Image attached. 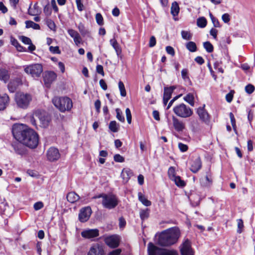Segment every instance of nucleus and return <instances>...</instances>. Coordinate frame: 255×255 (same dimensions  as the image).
<instances>
[{"mask_svg": "<svg viewBox=\"0 0 255 255\" xmlns=\"http://www.w3.org/2000/svg\"><path fill=\"white\" fill-rule=\"evenodd\" d=\"M12 132L15 139L25 146L31 148L37 147L38 144V135L27 126L15 124L12 127Z\"/></svg>", "mask_w": 255, "mask_h": 255, "instance_id": "nucleus-1", "label": "nucleus"}, {"mask_svg": "<svg viewBox=\"0 0 255 255\" xmlns=\"http://www.w3.org/2000/svg\"><path fill=\"white\" fill-rule=\"evenodd\" d=\"M180 236L177 228H171L162 232L158 237L157 244L163 247H167L175 244Z\"/></svg>", "mask_w": 255, "mask_h": 255, "instance_id": "nucleus-2", "label": "nucleus"}, {"mask_svg": "<svg viewBox=\"0 0 255 255\" xmlns=\"http://www.w3.org/2000/svg\"><path fill=\"white\" fill-rule=\"evenodd\" d=\"M102 198L103 206L108 209H114L119 204V200L118 197L112 194H102L93 197V199Z\"/></svg>", "mask_w": 255, "mask_h": 255, "instance_id": "nucleus-3", "label": "nucleus"}, {"mask_svg": "<svg viewBox=\"0 0 255 255\" xmlns=\"http://www.w3.org/2000/svg\"><path fill=\"white\" fill-rule=\"evenodd\" d=\"M52 103L60 112L69 111L73 107L72 100L67 97H55Z\"/></svg>", "mask_w": 255, "mask_h": 255, "instance_id": "nucleus-4", "label": "nucleus"}, {"mask_svg": "<svg viewBox=\"0 0 255 255\" xmlns=\"http://www.w3.org/2000/svg\"><path fill=\"white\" fill-rule=\"evenodd\" d=\"M173 111L177 116L183 118L190 117L193 114L192 110L183 103L174 107Z\"/></svg>", "mask_w": 255, "mask_h": 255, "instance_id": "nucleus-5", "label": "nucleus"}, {"mask_svg": "<svg viewBox=\"0 0 255 255\" xmlns=\"http://www.w3.org/2000/svg\"><path fill=\"white\" fill-rule=\"evenodd\" d=\"M32 98L30 95L18 93L15 95V100L18 107L25 109L29 104Z\"/></svg>", "mask_w": 255, "mask_h": 255, "instance_id": "nucleus-6", "label": "nucleus"}, {"mask_svg": "<svg viewBox=\"0 0 255 255\" xmlns=\"http://www.w3.org/2000/svg\"><path fill=\"white\" fill-rule=\"evenodd\" d=\"M42 71V66L40 64L30 65L24 68L25 72L31 75L33 77H39Z\"/></svg>", "mask_w": 255, "mask_h": 255, "instance_id": "nucleus-7", "label": "nucleus"}, {"mask_svg": "<svg viewBox=\"0 0 255 255\" xmlns=\"http://www.w3.org/2000/svg\"><path fill=\"white\" fill-rule=\"evenodd\" d=\"M121 238L117 235H113L106 237L104 239L105 244L111 248H116L119 245Z\"/></svg>", "mask_w": 255, "mask_h": 255, "instance_id": "nucleus-8", "label": "nucleus"}, {"mask_svg": "<svg viewBox=\"0 0 255 255\" xmlns=\"http://www.w3.org/2000/svg\"><path fill=\"white\" fill-rule=\"evenodd\" d=\"M181 255H194V252L191 247V242L188 240H185L180 247Z\"/></svg>", "mask_w": 255, "mask_h": 255, "instance_id": "nucleus-9", "label": "nucleus"}, {"mask_svg": "<svg viewBox=\"0 0 255 255\" xmlns=\"http://www.w3.org/2000/svg\"><path fill=\"white\" fill-rule=\"evenodd\" d=\"M34 116L37 117L39 121V126L43 128H47L50 123V118L45 113H42L40 111H36Z\"/></svg>", "mask_w": 255, "mask_h": 255, "instance_id": "nucleus-10", "label": "nucleus"}, {"mask_svg": "<svg viewBox=\"0 0 255 255\" xmlns=\"http://www.w3.org/2000/svg\"><path fill=\"white\" fill-rule=\"evenodd\" d=\"M92 209L90 207L87 206L82 208L79 212V219L81 222L87 221L92 214Z\"/></svg>", "mask_w": 255, "mask_h": 255, "instance_id": "nucleus-11", "label": "nucleus"}, {"mask_svg": "<svg viewBox=\"0 0 255 255\" xmlns=\"http://www.w3.org/2000/svg\"><path fill=\"white\" fill-rule=\"evenodd\" d=\"M190 170L193 173L197 172L202 167L201 158L198 156H193L190 163Z\"/></svg>", "mask_w": 255, "mask_h": 255, "instance_id": "nucleus-12", "label": "nucleus"}, {"mask_svg": "<svg viewBox=\"0 0 255 255\" xmlns=\"http://www.w3.org/2000/svg\"><path fill=\"white\" fill-rule=\"evenodd\" d=\"M47 158L50 161L57 160L60 157V154L57 148L51 147L47 151Z\"/></svg>", "mask_w": 255, "mask_h": 255, "instance_id": "nucleus-13", "label": "nucleus"}, {"mask_svg": "<svg viewBox=\"0 0 255 255\" xmlns=\"http://www.w3.org/2000/svg\"><path fill=\"white\" fill-rule=\"evenodd\" d=\"M104 254L103 246L99 244H95L90 248L87 255H104Z\"/></svg>", "mask_w": 255, "mask_h": 255, "instance_id": "nucleus-14", "label": "nucleus"}, {"mask_svg": "<svg viewBox=\"0 0 255 255\" xmlns=\"http://www.w3.org/2000/svg\"><path fill=\"white\" fill-rule=\"evenodd\" d=\"M164 249H161L150 242L147 245V253L148 255H162Z\"/></svg>", "mask_w": 255, "mask_h": 255, "instance_id": "nucleus-15", "label": "nucleus"}, {"mask_svg": "<svg viewBox=\"0 0 255 255\" xmlns=\"http://www.w3.org/2000/svg\"><path fill=\"white\" fill-rule=\"evenodd\" d=\"M57 75L55 73L52 71H48L44 74L43 79L45 85L47 87H49L51 84L55 80Z\"/></svg>", "mask_w": 255, "mask_h": 255, "instance_id": "nucleus-16", "label": "nucleus"}, {"mask_svg": "<svg viewBox=\"0 0 255 255\" xmlns=\"http://www.w3.org/2000/svg\"><path fill=\"white\" fill-rule=\"evenodd\" d=\"M99 235V230L98 229L87 230L81 233V236L82 237L87 239H91L97 237Z\"/></svg>", "mask_w": 255, "mask_h": 255, "instance_id": "nucleus-17", "label": "nucleus"}, {"mask_svg": "<svg viewBox=\"0 0 255 255\" xmlns=\"http://www.w3.org/2000/svg\"><path fill=\"white\" fill-rule=\"evenodd\" d=\"M172 122L173 127L176 131H182L185 129V124L174 116L172 117Z\"/></svg>", "mask_w": 255, "mask_h": 255, "instance_id": "nucleus-18", "label": "nucleus"}, {"mask_svg": "<svg viewBox=\"0 0 255 255\" xmlns=\"http://www.w3.org/2000/svg\"><path fill=\"white\" fill-rule=\"evenodd\" d=\"M197 114L200 119L205 123L209 122V116L208 113L205 111L204 107H200L197 109Z\"/></svg>", "mask_w": 255, "mask_h": 255, "instance_id": "nucleus-19", "label": "nucleus"}, {"mask_svg": "<svg viewBox=\"0 0 255 255\" xmlns=\"http://www.w3.org/2000/svg\"><path fill=\"white\" fill-rule=\"evenodd\" d=\"M9 98L6 94H0V111L4 110L8 105Z\"/></svg>", "mask_w": 255, "mask_h": 255, "instance_id": "nucleus-20", "label": "nucleus"}, {"mask_svg": "<svg viewBox=\"0 0 255 255\" xmlns=\"http://www.w3.org/2000/svg\"><path fill=\"white\" fill-rule=\"evenodd\" d=\"M22 143H14L12 144V146L15 151L18 154L23 155L25 153V149Z\"/></svg>", "mask_w": 255, "mask_h": 255, "instance_id": "nucleus-21", "label": "nucleus"}, {"mask_svg": "<svg viewBox=\"0 0 255 255\" xmlns=\"http://www.w3.org/2000/svg\"><path fill=\"white\" fill-rule=\"evenodd\" d=\"M212 178L210 175H207L200 179V183L202 186L209 187L212 184Z\"/></svg>", "mask_w": 255, "mask_h": 255, "instance_id": "nucleus-22", "label": "nucleus"}, {"mask_svg": "<svg viewBox=\"0 0 255 255\" xmlns=\"http://www.w3.org/2000/svg\"><path fill=\"white\" fill-rule=\"evenodd\" d=\"M111 45L113 46L118 56H119L122 53V49L117 41L115 39H112L110 41Z\"/></svg>", "mask_w": 255, "mask_h": 255, "instance_id": "nucleus-23", "label": "nucleus"}, {"mask_svg": "<svg viewBox=\"0 0 255 255\" xmlns=\"http://www.w3.org/2000/svg\"><path fill=\"white\" fill-rule=\"evenodd\" d=\"M176 89V87L172 86L169 87H165L163 94V98L166 100H169L171 97L172 93Z\"/></svg>", "mask_w": 255, "mask_h": 255, "instance_id": "nucleus-24", "label": "nucleus"}, {"mask_svg": "<svg viewBox=\"0 0 255 255\" xmlns=\"http://www.w3.org/2000/svg\"><path fill=\"white\" fill-rule=\"evenodd\" d=\"M80 199L79 196L74 192H71L67 195V199L70 203H74Z\"/></svg>", "mask_w": 255, "mask_h": 255, "instance_id": "nucleus-25", "label": "nucleus"}, {"mask_svg": "<svg viewBox=\"0 0 255 255\" xmlns=\"http://www.w3.org/2000/svg\"><path fill=\"white\" fill-rule=\"evenodd\" d=\"M32 3L30 4L29 9H28V14L31 15H37L39 14L40 12V8L38 6L37 3L34 4L33 8H31V5Z\"/></svg>", "mask_w": 255, "mask_h": 255, "instance_id": "nucleus-26", "label": "nucleus"}, {"mask_svg": "<svg viewBox=\"0 0 255 255\" xmlns=\"http://www.w3.org/2000/svg\"><path fill=\"white\" fill-rule=\"evenodd\" d=\"M138 198L139 201L145 206L148 207L151 205V202L149 201L141 192H139L138 193Z\"/></svg>", "mask_w": 255, "mask_h": 255, "instance_id": "nucleus-27", "label": "nucleus"}, {"mask_svg": "<svg viewBox=\"0 0 255 255\" xmlns=\"http://www.w3.org/2000/svg\"><path fill=\"white\" fill-rule=\"evenodd\" d=\"M179 6L178 3L176 1L172 2L171 7V13L173 16H175L178 15L179 12Z\"/></svg>", "mask_w": 255, "mask_h": 255, "instance_id": "nucleus-28", "label": "nucleus"}, {"mask_svg": "<svg viewBox=\"0 0 255 255\" xmlns=\"http://www.w3.org/2000/svg\"><path fill=\"white\" fill-rule=\"evenodd\" d=\"M19 83V80L11 81L7 85L8 90L11 93H13L16 89V88Z\"/></svg>", "mask_w": 255, "mask_h": 255, "instance_id": "nucleus-29", "label": "nucleus"}, {"mask_svg": "<svg viewBox=\"0 0 255 255\" xmlns=\"http://www.w3.org/2000/svg\"><path fill=\"white\" fill-rule=\"evenodd\" d=\"M9 78L8 71L5 69H0V79L6 83Z\"/></svg>", "mask_w": 255, "mask_h": 255, "instance_id": "nucleus-30", "label": "nucleus"}, {"mask_svg": "<svg viewBox=\"0 0 255 255\" xmlns=\"http://www.w3.org/2000/svg\"><path fill=\"white\" fill-rule=\"evenodd\" d=\"M109 129L114 132L118 131L120 125L115 121H111L109 126Z\"/></svg>", "mask_w": 255, "mask_h": 255, "instance_id": "nucleus-31", "label": "nucleus"}, {"mask_svg": "<svg viewBox=\"0 0 255 255\" xmlns=\"http://www.w3.org/2000/svg\"><path fill=\"white\" fill-rule=\"evenodd\" d=\"M11 42L12 45L14 46L18 51L22 52L26 51V48L23 47L21 45H20L17 40L15 39H11Z\"/></svg>", "mask_w": 255, "mask_h": 255, "instance_id": "nucleus-32", "label": "nucleus"}, {"mask_svg": "<svg viewBox=\"0 0 255 255\" xmlns=\"http://www.w3.org/2000/svg\"><path fill=\"white\" fill-rule=\"evenodd\" d=\"M78 28L83 36L88 35L89 34V30L85 28L82 23H80L78 26Z\"/></svg>", "mask_w": 255, "mask_h": 255, "instance_id": "nucleus-33", "label": "nucleus"}, {"mask_svg": "<svg viewBox=\"0 0 255 255\" xmlns=\"http://www.w3.org/2000/svg\"><path fill=\"white\" fill-rule=\"evenodd\" d=\"M26 27L27 28H32L34 29H39L40 26L39 24L34 23L31 20H27L25 21Z\"/></svg>", "mask_w": 255, "mask_h": 255, "instance_id": "nucleus-34", "label": "nucleus"}, {"mask_svg": "<svg viewBox=\"0 0 255 255\" xmlns=\"http://www.w3.org/2000/svg\"><path fill=\"white\" fill-rule=\"evenodd\" d=\"M207 20L204 17H200L197 20V25L200 28H204L207 25Z\"/></svg>", "mask_w": 255, "mask_h": 255, "instance_id": "nucleus-35", "label": "nucleus"}, {"mask_svg": "<svg viewBox=\"0 0 255 255\" xmlns=\"http://www.w3.org/2000/svg\"><path fill=\"white\" fill-rule=\"evenodd\" d=\"M172 180L174 181L175 184L178 187H184L185 186V182L179 176H176Z\"/></svg>", "mask_w": 255, "mask_h": 255, "instance_id": "nucleus-36", "label": "nucleus"}, {"mask_svg": "<svg viewBox=\"0 0 255 255\" xmlns=\"http://www.w3.org/2000/svg\"><path fill=\"white\" fill-rule=\"evenodd\" d=\"M187 49L190 52H194L197 50L196 43L192 41L188 42L186 44Z\"/></svg>", "mask_w": 255, "mask_h": 255, "instance_id": "nucleus-37", "label": "nucleus"}, {"mask_svg": "<svg viewBox=\"0 0 255 255\" xmlns=\"http://www.w3.org/2000/svg\"><path fill=\"white\" fill-rule=\"evenodd\" d=\"M184 100L188 103L191 106L194 105V98L192 94L189 93L184 97Z\"/></svg>", "mask_w": 255, "mask_h": 255, "instance_id": "nucleus-38", "label": "nucleus"}, {"mask_svg": "<svg viewBox=\"0 0 255 255\" xmlns=\"http://www.w3.org/2000/svg\"><path fill=\"white\" fill-rule=\"evenodd\" d=\"M139 215L142 220L147 219L149 217V210L146 209L145 210H141L139 212Z\"/></svg>", "mask_w": 255, "mask_h": 255, "instance_id": "nucleus-39", "label": "nucleus"}, {"mask_svg": "<svg viewBox=\"0 0 255 255\" xmlns=\"http://www.w3.org/2000/svg\"><path fill=\"white\" fill-rule=\"evenodd\" d=\"M116 112L117 114V119L120 122L124 123L125 120L124 116L123 115V113L122 111L120 109L117 108L116 109Z\"/></svg>", "mask_w": 255, "mask_h": 255, "instance_id": "nucleus-40", "label": "nucleus"}, {"mask_svg": "<svg viewBox=\"0 0 255 255\" xmlns=\"http://www.w3.org/2000/svg\"><path fill=\"white\" fill-rule=\"evenodd\" d=\"M162 255H179V254L176 250L164 249Z\"/></svg>", "mask_w": 255, "mask_h": 255, "instance_id": "nucleus-41", "label": "nucleus"}, {"mask_svg": "<svg viewBox=\"0 0 255 255\" xmlns=\"http://www.w3.org/2000/svg\"><path fill=\"white\" fill-rule=\"evenodd\" d=\"M119 88L120 91L121 95L122 97H126L127 95L126 91L125 89V85L123 82L120 81L119 82Z\"/></svg>", "mask_w": 255, "mask_h": 255, "instance_id": "nucleus-42", "label": "nucleus"}, {"mask_svg": "<svg viewBox=\"0 0 255 255\" xmlns=\"http://www.w3.org/2000/svg\"><path fill=\"white\" fill-rule=\"evenodd\" d=\"M181 36L183 39L189 40L192 38V34L187 31L182 30L181 31Z\"/></svg>", "mask_w": 255, "mask_h": 255, "instance_id": "nucleus-43", "label": "nucleus"}, {"mask_svg": "<svg viewBox=\"0 0 255 255\" xmlns=\"http://www.w3.org/2000/svg\"><path fill=\"white\" fill-rule=\"evenodd\" d=\"M203 46L208 52L211 53L213 51V46L210 42L207 41L204 42L203 43Z\"/></svg>", "mask_w": 255, "mask_h": 255, "instance_id": "nucleus-44", "label": "nucleus"}, {"mask_svg": "<svg viewBox=\"0 0 255 255\" xmlns=\"http://www.w3.org/2000/svg\"><path fill=\"white\" fill-rule=\"evenodd\" d=\"M168 175L169 177V178L172 180L173 178H174L175 177H176L175 175V170L174 167H170L168 169Z\"/></svg>", "mask_w": 255, "mask_h": 255, "instance_id": "nucleus-45", "label": "nucleus"}, {"mask_svg": "<svg viewBox=\"0 0 255 255\" xmlns=\"http://www.w3.org/2000/svg\"><path fill=\"white\" fill-rule=\"evenodd\" d=\"M130 174V171L128 170H123L121 176L126 181H128L130 178L129 174Z\"/></svg>", "mask_w": 255, "mask_h": 255, "instance_id": "nucleus-46", "label": "nucleus"}, {"mask_svg": "<svg viewBox=\"0 0 255 255\" xmlns=\"http://www.w3.org/2000/svg\"><path fill=\"white\" fill-rule=\"evenodd\" d=\"M46 23L47 26L52 30H55V24L54 22L50 19H47L46 20Z\"/></svg>", "mask_w": 255, "mask_h": 255, "instance_id": "nucleus-47", "label": "nucleus"}, {"mask_svg": "<svg viewBox=\"0 0 255 255\" xmlns=\"http://www.w3.org/2000/svg\"><path fill=\"white\" fill-rule=\"evenodd\" d=\"M96 20L97 23L100 25L104 24L103 18L101 13H98L96 14Z\"/></svg>", "mask_w": 255, "mask_h": 255, "instance_id": "nucleus-48", "label": "nucleus"}, {"mask_svg": "<svg viewBox=\"0 0 255 255\" xmlns=\"http://www.w3.org/2000/svg\"><path fill=\"white\" fill-rule=\"evenodd\" d=\"M237 221H238L237 232L239 234H241L242 232L243 229L244 228L243 221L242 219H239V220H238Z\"/></svg>", "mask_w": 255, "mask_h": 255, "instance_id": "nucleus-49", "label": "nucleus"}, {"mask_svg": "<svg viewBox=\"0 0 255 255\" xmlns=\"http://www.w3.org/2000/svg\"><path fill=\"white\" fill-rule=\"evenodd\" d=\"M230 118L231 119V122L234 130L236 132V120L234 117V114L232 113H230Z\"/></svg>", "mask_w": 255, "mask_h": 255, "instance_id": "nucleus-50", "label": "nucleus"}, {"mask_svg": "<svg viewBox=\"0 0 255 255\" xmlns=\"http://www.w3.org/2000/svg\"><path fill=\"white\" fill-rule=\"evenodd\" d=\"M245 91L247 93L251 94L255 91V87L252 84H248L245 87Z\"/></svg>", "mask_w": 255, "mask_h": 255, "instance_id": "nucleus-51", "label": "nucleus"}, {"mask_svg": "<svg viewBox=\"0 0 255 255\" xmlns=\"http://www.w3.org/2000/svg\"><path fill=\"white\" fill-rule=\"evenodd\" d=\"M68 33L73 39L76 38L79 35V34L77 31L72 29H68Z\"/></svg>", "mask_w": 255, "mask_h": 255, "instance_id": "nucleus-52", "label": "nucleus"}, {"mask_svg": "<svg viewBox=\"0 0 255 255\" xmlns=\"http://www.w3.org/2000/svg\"><path fill=\"white\" fill-rule=\"evenodd\" d=\"M126 114L128 123L130 124L131 122V114L129 108H127L126 110Z\"/></svg>", "mask_w": 255, "mask_h": 255, "instance_id": "nucleus-53", "label": "nucleus"}, {"mask_svg": "<svg viewBox=\"0 0 255 255\" xmlns=\"http://www.w3.org/2000/svg\"><path fill=\"white\" fill-rule=\"evenodd\" d=\"M114 159L117 162H123L125 161L124 157L119 154H115L114 156Z\"/></svg>", "mask_w": 255, "mask_h": 255, "instance_id": "nucleus-54", "label": "nucleus"}, {"mask_svg": "<svg viewBox=\"0 0 255 255\" xmlns=\"http://www.w3.org/2000/svg\"><path fill=\"white\" fill-rule=\"evenodd\" d=\"M182 78L185 80H189V78L188 76V70L186 69H184L181 71Z\"/></svg>", "mask_w": 255, "mask_h": 255, "instance_id": "nucleus-55", "label": "nucleus"}, {"mask_svg": "<svg viewBox=\"0 0 255 255\" xmlns=\"http://www.w3.org/2000/svg\"><path fill=\"white\" fill-rule=\"evenodd\" d=\"M20 39L22 41V42L25 44H31V41L30 39L28 37H25L24 36H21L20 37Z\"/></svg>", "mask_w": 255, "mask_h": 255, "instance_id": "nucleus-56", "label": "nucleus"}, {"mask_svg": "<svg viewBox=\"0 0 255 255\" xmlns=\"http://www.w3.org/2000/svg\"><path fill=\"white\" fill-rule=\"evenodd\" d=\"M49 50L51 52L54 54H60V51L58 46H50L49 47Z\"/></svg>", "mask_w": 255, "mask_h": 255, "instance_id": "nucleus-57", "label": "nucleus"}, {"mask_svg": "<svg viewBox=\"0 0 255 255\" xmlns=\"http://www.w3.org/2000/svg\"><path fill=\"white\" fill-rule=\"evenodd\" d=\"M34 209L37 211L43 207V204L42 202H37L34 204Z\"/></svg>", "mask_w": 255, "mask_h": 255, "instance_id": "nucleus-58", "label": "nucleus"}, {"mask_svg": "<svg viewBox=\"0 0 255 255\" xmlns=\"http://www.w3.org/2000/svg\"><path fill=\"white\" fill-rule=\"evenodd\" d=\"M166 51L168 54L171 55V56H174L175 55L174 49L171 46H167L166 47Z\"/></svg>", "mask_w": 255, "mask_h": 255, "instance_id": "nucleus-59", "label": "nucleus"}, {"mask_svg": "<svg viewBox=\"0 0 255 255\" xmlns=\"http://www.w3.org/2000/svg\"><path fill=\"white\" fill-rule=\"evenodd\" d=\"M76 3L78 9L80 11H82L84 9V5L81 0H76Z\"/></svg>", "mask_w": 255, "mask_h": 255, "instance_id": "nucleus-60", "label": "nucleus"}, {"mask_svg": "<svg viewBox=\"0 0 255 255\" xmlns=\"http://www.w3.org/2000/svg\"><path fill=\"white\" fill-rule=\"evenodd\" d=\"M178 147L182 152H185L188 149L187 145L181 142L178 143Z\"/></svg>", "mask_w": 255, "mask_h": 255, "instance_id": "nucleus-61", "label": "nucleus"}, {"mask_svg": "<svg viewBox=\"0 0 255 255\" xmlns=\"http://www.w3.org/2000/svg\"><path fill=\"white\" fill-rule=\"evenodd\" d=\"M156 41L155 37L154 36H152L150 38L149 42V46L150 47H152L154 46L156 44Z\"/></svg>", "mask_w": 255, "mask_h": 255, "instance_id": "nucleus-62", "label": "nucleus"}, {"mask_svg": "<svg viewBox=\"0 0 255 255\" xmlns=\"http://www.w3.org/2000/svg\"><path fill=\"white\" fill-rule=\"evenodd\" d=\"M222 19L225 23H228L230 20V15L228 13H224L222 16Z\"/></svg>", "mask_w": 255, "mask_h": 255, "instance_id": "nucleus-63", "label": "nucleus"}, {"mask_svg": "<svg viewBox=\"0 0 255 255\" xmlns=\"http://www.w3.org/2000/svg\"><path fill=\"white\" fill-rule=\"evenodd\" d=\"M121 252L122 250L120 249H118L110 252L108 255H120L121 253Z\"/></svg>", "mask_w": 255, "mask_h": 255, "instance_id": "nucleus-64", "label": "nucleus"}]
</instances>
